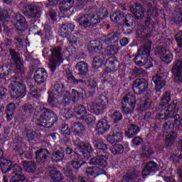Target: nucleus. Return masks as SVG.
I'll return each mask as SVG.
<instances>
[{"mask_svg":"<svg viewBox=\"0 0 182 182\" xmlns=\"http://www.w3.org/2000/svg\"><path fill=\"white\" fill-rule=\"evenodd\" d=\"M88 14H91V15H92L94 21L97 25L102 19H105V18L107 17V14L109 13L107 8L101 7L97 9V6H92L89 7Z\"/></svg>","mask_w":182,"mask_h":182,"instance_id":"obj_11","label":"nucleus"},{"mask_svg":"<svg viewBox=\"0 0 182 182\" xmlns=\"http://www.w3.org/2000/svg\"><path fill=\"white\" fill-rule=\"evenodd\" d=\"M77 21L80 26H83L84 28H88L89 26H95V25H97L96 21H95V18H93V15L90 13L80 16L77 18Z\"/></svg>","mask_w":182,"mask_h":182,"instance_id":"obj_16","label":"nucleus"},{"mask_svg":"<svg viewBox=\"0 0 182 182\" xmlns=\"http://www.w3.org/2000/svg\"><path fill=\"white\" fill-rule=\"evenodd\" d=\"M75 115L77 119H80V120H83L85 117H86V114L87 113V111L86 110V108L83 105H80L74 107L73 109Z\"/></svg>","mask_w":182,"mask_h":182,"instance_id":"obj_34","label":"nucleus"},{"mask_svg":"<svg viewBox=\"0 0 182 182\" xmlns=\"http://www.w3.org/2000/svg\"><path fill=\"white\" fill-rule=\"evenodd\" d=\"M163 129H164V130H169V132H171L173 131V129H174V123L167 121L164 122Z\"/></svg>","mask_w":182,"mask_h":182,"instance_id":"obj_60","label":"nucleus"},{"mask_svg":"<svg viewBox=\"0 0 182 182\" xmlns=\"http://www.w3.org/2000/svg\"><path fill=\"white\" fill-rule=\"evenodd\" d=\"M151 105V100L149 98L144 99V100L141 99L139 100V109L141 112L147 110V109L150 107Z\"/></svg>","mask_w":182,"mask_h":182,"instance_id":"obj_45","label":"nucleus"},{"mask_svg":"<svg viewBox=\"0 0 182 182\" xmlns=\"http://www.w3.org/2000/svg\"><path fill=\"white\" fill-rule=\"evenodd\" d=\"M94 144L98 150H107V145L102 141V139H96L94 141Z\"/></svg>","mask_w":182,"mask_h":182,"instance_id":"obj_52","label":"nucleus"},{"mask_svg":"<svg viewBox=\"0 0 182 182\" xmlns=\"http://www.w3.org/2000/svg\"><path fill=\"white\" fill-rule=\"evenodd\" d=\"M103 49V47L102 46V43L100 41H92L90 42V46L89 47L90 52H92V53L95 52H100Z\"/></svg>","mask_w":182,"mask_h":182,"instance_id":"obj_42","label":"nucleus"},{"mask_svg":"<svg viewBox=\"0 0 182 182\" xmlns=\"http://www.w3.org/2000/svg\"><path fill=\"white\" fill-rule=\"evenodd\" d=\"M107 141L113 144V143H119V141H122L123 140V133L120 129H114L111 134L108 135L107 137Z\"/></svg>","mask_w":182,"mask_h":182,"instance_id":"obj_22","label":"nucleus"},{"mask_svg":"<svg viewBox=\"0 0 182 182\" xmlns=\"http://www.w3.org/2000/svg\"><path fill=\"white\" fill-rule=\"evenodd\" d=\"M9 53L11 56V59L14 60V62L16 64V69H15L16 73H18L21 75L22 73H24L25 68L23 66V60L21 59V57L19 56V53H18L14 49H12V48L9 49Z\"/></svg>","mask_w":182,"mask_h":182,"instance_id":"obj_12","label":"nucleus"},{"mask_svg":"<svg viewBox=\"0 0 182 182\" xmlns=\"http://www.w3.org/2000/svg\"><path fill=\"white\" fill-rule=\"evenodd\" d=\"M61 133L63 136H69L70 135V129H69V126L68 124H63L61 127Z\"/></svg>","mask_w":182,"mask_h":182,"instance_id":"obj_63","label":"nucleus"},{"mask_svg":"<svg viewBox=\"0 0 182 182\" xmlns=\"http://www.w3.org/2000/svg\"><path fill=\"white\" fill-rule=\"evenodd\" d=\"M16 107L15 103H10L6 107V119L8 122H11L12 120V117L14 116V112H15Z\"/></svg>","mask_w":182,"mask_h":182,"instance_id":"obj_43","label":"nucleus"},{"mask_svg":"<svg viewBox=\"0 0 182 182\" xmlns=\"http://www.w3.org/2000/svg\"><path fill=\"white\" fill-rule=\"evenodd\" d=\"M33 79L38 85L45 83L46 79H48V73H46V70H45V68L37 69L34 73Z\"/></svg>","mask_w":182,"mask_h":182,"instance_id":"obj_18","label":"nucleus"},{"mask_svg":"<svg viewBox=\"0 0 182 182\" xmlns=\"http://www.w3.org/2000/svg\"><path fill=\"white\" fill-rule=\"evenodd\" d=\"M130 11L134 15L136 19H143L144 18V9L140 4H135L134 6H130Z\"/></svg>","mask_w":182,"mask_h":182,"instance_id":"obj_27","label":"nucleus"},{"mask_svg":"<svg viewBox=\"0 0 182 182\" xmlns=\"http://www.w3.org/2000/svg\"><path fill=\"white\" fill-rule=\"evenodd\" d=\"M48 171L50 173V177L53 181L60 182L63 180V175L55 167L49 166Z\"/></svg>","mask_w":182,"mask_h":182,"instance_id":"obj_28","label":"nucleus"},{"mask_svg":"<svg viewBox=\"0 0 182 182\" xmlns=\"http://www.w3.org/2000/svg\"><path fill=\"white\" fill-rule=\"evenodd\" d=\"M66 75H67V79H68V80H72L74 85H77L79 83H82V84L86 83V81L82 79H79V80L75 79V77L73 76V74L70 71L66 72Z\"/></svg>","mask_w":182,"mask_h":182,"instance_id":"obj_48","label":"nucleus"},{"mask_svg":"<svg viewBox=\"0 0 182 182\" xmlns=\"http://www.w3.org/2000/svg\"><path fill=\"white\" fill-rule=\"evenodd\" d=\"M33 119H36L39 126L50 129L53 127V124L58 122V115L53 110L43 107L41 114L38 111L34 113Z\"/></svg>","mask_w":182,"mask_h":182,"instance_id":"obj_1","label":"nucleus"},{"mask_svg":"<svg viewBox=\"0 0 182 182\" xmlns=\"http://www.w3.org/2000/svg\"><path fill=\"white\" fill-rule=\"evenodd\" d=\"M139 132V126L134 124H131L128 126V129L126 132V134L129 139H132V137H134V136L137 135Z\"/></svg>","mask_w":182,"mask_h":182,"instance_id":"obj_37","label":"nucleus"},{"mask_svg":"<svg viewBox=\"0 0 182 182\" xmlns=\"http://www.w3.org/2000/svg\"><path fill=\"white\" fill-rule=\"evenodd\" d=\"M107 103H109L107 97L102 95L96 99L95 102H90L87 106L95 114H102L103 110L106 109Z\"/></svg>","mask_w":182,"mask_h":182,"instance_id":"obj_8","label":"nucleus"},{"mask_svg":"<svg viewBox=\"0 0 182 182\" xmlns=\"http://www.w3.org/2000/svg\"><path fill=\"white\" fill-rule=\"evenodd\" d=\"M75 68L78 72V76L80 77L87 76V73H89V65L85 63V61L78 62L75 65Z\"/></svg>","mask_w":182,"mask_h":182,"instance_id":"obj_24","label":"nucleus"},{"mask_svg":"<svg viewBox=\"0 0 182 182\" xmlns=\"http://www.w3.org/2000/svg\"><path fill=\"white\" fill-rule=\"evenodd\" d=\"M33 106L31 104H26L22 106V111L26 113V114H31L33 113Z\"/></svg>","mask_w":182,"mask_h":182,"instance_id":"obj_57","label":"nucleus"},{"mask_svg":"<svg viewBox=\"0 0 182 182\" xmlns=\"http://www.w3.org/2000/svg\"><path fill=\"white\" fill-rule=\"evenodd\" d=\"M10 89V96L14 99L24 97L26 95V86L19 81V77L14 75L11 77V82L9 86Z\"/></svg>","mask_w":182,"mask_h":182,"instance_id":"obj_4","label":"nucleus"},{"mask_svg":"<svg viewBox=\"0 0 182 182\" xmlns=\"http://www.w3.org/2000/svg\"><path fill=\"white\" fill-rule=\"evenodd\" d=\"M151 45H153L151 41H146L143 46L139 47L137 55L148 59L149 55H150V50H151Z\"/></svg>","mask_w":182,"mask_h":182,"instance_id":"obj_23","label":"nucleus"},{"mask_svg":"<svg viewBox=\"0 0 182 182\" xmlns=\"http://www.w3.org/2000/svg\"><path fill=\"white\" fill-rule=\"evenodd\" d=\"M71 97L73 100V102H75L80 99V93L77 92L76 90H73L71 93Z\"/></svg>","mask_w":182,"mask_h":182,"instance_id":"obj_62","label":"nucleus"},{"mask_svg":"<svg viewBox=\"0 0 182 182\" xmlns=\"http://www.w3.org/2000/svg\"><path fill=\"white\" fill-rule=\"evenodd\" d=\"M104 170L99 166H88L85 170V174L88 178H96L97 176L103 174Z\"/></svg>","mask_w":182,"mask_h":182,"instance_id":"obj_21","label":"nucleus"},{"mask_svg":"<svg viewBox=\"0 0 182 182\" xmlns=\"http://www.w3.org/2000/svg\"><path fill=\"white\" fill-rule=\"evenodd\" d=\"M50 153L46 149H41L36 151V160L38 163H45L48 159H49Z\"/></svg>","mask_w":182,"mask_h":182,"instance_id":"obj_25","label":"nucleus"},{"mask_svg":"<svg viewBox=\"0 0 182 182\" xmlns=\"http://www.w3.org/2000/svg\"><path fill=\"white\" fill-rule=\"evenodd\" d=\"M64 170V174L68 177V178H73V170L70 168L69 166H66L65 168H63Z\"/></svg>","mask_w":182,"mask_h":182,"instance_id":"obj_61","label":"nucleus"},{"mask_svg":"<svg viewBox=\"0 0 182 182\" xmlns=\"http://www.w3.org/2000/svg\"><path fill=\"white\" fill-rule=\"evenodd\" d=\"M132 89L136 95H141L149 89V82L144 78H137L134 81Z\"/></svg>","mask_w":182,"mask_h":182,"instance_id":"obj_13","label":"nucleus"},{"mask_svg":"<svg viewBox=\"0 0 182 182\" xmlns=\"http://www.w3.org/2000/svg\"><path fill=\"white\" fill-rule=\"evenodd\" d=\"M71 128L77 136H82L85 132H86V129L85 128V125L80 122H74L71 124Z\"/></svg>","mask_w":182,"mask_h":182,"instance_id":"obj_30","label":"nucleus"},{"mask_svg":"<svg viewBox=\"0 0 182 182\" xmlns=\"http://www.w3.org/2000/svg\"><path fill=\"white\" fill-rule=\"evenodd\" d=\"M109 129L110 125L109 124V122L106 119H102L98 121L95 130L97 132L98 134H103Z\"/></svg>","mask_w":182,"mask_h":182,"instance_id":"obj_26","label":"nucleus"},{"mask_svg":"<svg viewBox=\"0 0 182 182\" xmlns=\"http://www.w3.org/2000/svg\"><path fill=\"white\" fill-rule=\"evenodd\" d=\"M171 73L178 83H182V58L173 62Z\"/></svg>","mask_w":182,"mask_h":182,"instance_id":"obj_14","label":"nucleus"},{"mask_svg":"<svg viewBox=\"0 0 182 182\" xmlns=\"http://www.w3.org/2000/svg\"><path fill=\"white\" fill-rule=\"evenodd\" d=\"M65 159V150L63 148L60 147V149L54 151L51 155V159L55 163H59V161H62Z\"/></svg>","mask_w":182,"mask_h":182,"instance_id":"obj_32","label":"nucleus"},{"mask_svg":"<svg viewBox=\"0 0 182 182\" xmlns=\"http://www.w3.org/2000/svg\"><path fill=\"white\" fill-rule=\"evenodd\" d=\"M147 15L144 25L143 32L138 31L139 38L142 39H149L153 35V31H154V26L151 24V17L150 16H157L159 13H157V9L151 6V4H148Z\"/></svg>","mask_w":182,"mask_h":182,"instance_id":"obj_2","label":"nucleus"},{"mask_svg":"<svg viewBox=\"0 0 182 182\" xmlns=\"http://www.w3.org/2000/svg\"><path fill=\"white\" fill-rule=\"evenodd\" d=\"M124 23L126 26H133V25H134V17H133L132 14H127L125 16Z\"/></svg>","mask_w":182,"mask_h":182,"instance_id":"obj_55","label":"nucleus"},{"mask_svg":"<svg viewBox=\"0 0 182 182\" xmlns=\"http://www.w3.org/2000/svg\"><path fill=\"white\" fill-rule=\"evenodd\" d=\"M14 22H16L15 26L17 31H23L28 29V23H26V18L21 14H16L14 17Z\"/></svg>","mask_w":182,"mask_h":182,"instance_id":"obj_20","label":"nucleus"},{"mask_svg":"<svg viewBox=\"0 0 182 182\" xmlns=\"http://www.w3.org/2000/svg\"><path fill=\"white\" fill-rule=\"evenodd\" d=\"M107 65H108L109 69L113 72H116L119 69V66H120V63L116 57H111L108 58L106 61Z\"/></svg>","mask_w":182,"mask_h":182,"instance_id":"obj_38","label":"nucleus"},{"mask_svg":"<svg viewBox=\"0 0 182 182\" xmlns=\"http://www.w3.org/2000/svg\"><path fill=\"white\" fill-rule=\"evenodd\" d=\"M153 150H151V148H150V146H143L141 157L144 160H147L150 158V156H151Z\"/></svg>","mask_w":182,"mask_h":182,"instance_id":"obj_47","label":"nucleus"},{"mask_svg":"<svg viewBox=\"0 0 182 182\" xmlns=\"http://www.w3.org/2000/svg\"><path fill=\"white\" fill-rule=\"evenodd\" d=\"M23 167L28 173L33 174L36 171V163L33 161H23Z\"/></svg>","mask_w":182,"mask_h":182,"instance_id":"obj_36","label":"nucleus"},{"mask_svg":"<svg viewBox=\"0 0 182 182\" xmlns=\"http://www.w3.org/2000/svg\"><path fill=\"white\" fill-rule=\"evenodd\" d=\"M136 107V96L128 94L122 98V110L125 114H129Z\"/></svg>","mask_w":182,"mask_h":182,"instance_id":"obj_10","label":"nucleus"},{"mask_svg":"<svg viewBox=\"0 0 182 182\" xmlns=\"http://www.w3.org/2000/svg\"><path fill=\"white\" fill-rule=\"evenodd\" d=\"M152 80L155 83V90L157 92V95L160 96V90L166 86V77L164 75H161L159 74H156L155 76L152 77Z\"/></svg>","mask_w":182,"mask_h":182,"instance_id":"obj_19","label":"nucleus"},{"mask_svg":"<svg viewBox=\"0 0 182 182\" xmlns=\"http://www.w3.org/2000/svg\"><path fill=\"white\" fill-rule=\"evenodd\" d=\"M97 156L90 160V164L94 166H100V167H107V159H109V153L107 149H98Z\"/></svg>","mask_w":182,"mask_h":182,"instance_id":"obj_9","label":"nucleus"},{"mask_svg":"<svg viewBox=\"0 0 182 182\" xmlns=\"http://www.w3.org/2000/svg\"><path fill=\"white\" fill-rule=\"evenodd\" d=\"M51 56L48 61V68L53 73H55L56 68L60 66V63L63 62L62 60V48L55 47L51 50Z\"/></svg>","mask_w":182,"mask_h":182,"instance_id":"obj_6","label":"nucleus"},{"mask_svg":"<svg viewBox=\"0 0 182 182\" xmlns=\"http://www.w3.org/2000/svg\"><path fill=\"white\" fill-rule=\"evenodd\" d=\"M110 151L112 152V154H122L124 151V146L122 144H114L111 146Z\"/></svg>","mask_w":182,"mask_h":182,"instance_id":"obj_46","label":"nucleus"},{"mask_svg":"<svg viewBox=\"0 0 182 182\" xmlns=\"http://www.w3.org/2000/svg\"><path fill=\"white\" fill-rule=\"evenodd\" d=\"M12 174H14L11 177L10 182H23L25 181V175L22 173L23 169L21 166L18 164H15L14 166L11 165Z\"/></svg>","mask_w":182,"mask_h":182,"instance_id":"obj_15","label":"nucleus"},{"mask_svg":"<svg viewBox=\"0 0 182 182\" xmlns=\"http://www.w3.org/2000/svg\"><path fill=\"white\" fill-rule=\"evenodd\" d=\"M177 139V132H172L166 134L165 136V147H171L176 143Z\"/></svg>","mask_w":182,"mask_h":182,"instance_id":"obj_35","label":"nucleus"},{"mask_svg":"<svg viewBox=\"0 0 182 182\" xmlns=\"http://www.w3.org/2000/svg\"><path fill=\"white\" fill-rule=\"evenodd\" d=\"M137 171L136 169L129 170L122 177L124 181L129 182L137 178Z\"/></svg>","mask_w":182,"mask_h":182,"instance_id":"obj_40","label":"nucleus"},{"mask_svg":"<svg viewBox=\"0 0 182 182\" xmlns=\"http://www.w3.org/2000/svg\"><path fill=\"white\" fill-rule=\"evenodd\" d=\"M110 18L113 22H119V21L122 20V18H124V14L120 11H117L110 16Z\"/></svg>","mask_w":182,"mask_h":182,"instance_id":"obj_53","label":"nucleus"},{"mask_svg":"<svg viewBox=\"0 0 182 182\" xmlns=\"http://www.w3.org/2000/svg\"><path fill=\"white\" fill-rule=\"evenodd\" d=\"M0 168L2 173H6L9 171H11L12 168V161L6 159H4L0 161Z\"/></svg>","mask_w":182,"mask_h":182,"instance_id":"obj_39","label":"nucleus"},{"mask_svg":"<svg viewBox=\"0 0 182 182\" xmlns=\"http://www.w3.org/2000/svg\"><path fill=\"white\" fill-rule=\"evenodd\" d=\"M53 92H52V91L48 92V103L49 105V106H50L51 107H56V106H58V105L56 104L55 100L56 98L54 97L53 96Z\"/></svg>","mask_w":182,"mask_h":182,"instance_id":"obj_54","label":"nucleus"},{"mask_svg":"<svg viewBox=\"0 0 182 182\" xmlns=\"http://www.w3.org/2000/svg\"><path fill=\"white\" fill-rule=\"evenodd\" d=\"M178 105H180V100H176L172 101L167 107H162L160 109H157L156 108V114L155 119L156 120H166V119H170L171 117H174L176 116V113H177L178 110Z\"/></svg>","mask_w":182,"mask_h":182,"instance_id":"obj_3","label":"nucleus"},{"mask_svg":"<svg viewBox=\"0 0 182 182\" xmlns=\"http://www.w3.org/2000/svg\"><path fill=\"white\" fill-rule=\"evenodd\" d=\"M160 170V166L154 161H150L146 163V166L142 170L143 178L150 176L151 173H156Z\"/></svg>","mask_w":182,"mask_h":182,"instance_id":"obj_17","label":"nucleus"},{"mask_svg":"<svg viewBox=\"0 0 182 182\" xmlns=\"http://www.w3.org/2000/svg\"><path fill=\"white\" fill-rule=\"evenodd\" d=\"M162 52H164V53H161L160 55L162 62H165L167 65H168V63H171V61L173 60V54L166 50H164Z\"/></svg>","mask_w":182,"mask_h":182,"instance_id":"obj_44","label":"nucleus"},{"mask_svg":"<svg viewBox=\"0 0 182 182\" xmlns=\"http://www.w3.org/2000/svg\"><path fill=\"white\" fill-rule=\"evenodd\" d=\"M134 62L138 66H144L147 62V58L146 57H142L141 55H137L134 58Z\"/></svg>","mask_w":182,"mask_h":182,"instance_id":"obj_51","label":"nucleus"},{"mask_svg":"<svg viewBox=\"0 0 182 182\" xmlns=\"http://www.w3.org/2000/svg\"><path fill=\"white\" fill-rule=\"evenodd\" d=\"M22 6L24 15L31 19V23H35L41 18V7L26 3L23 4Z\"/></svg>","mask_w":182,"mask_h":182,"instance_id":"obj_7","label":"nucleus"},{"mask_svg":"<svg viewBox=\"0 0 182 182\" xmlns=\"http://www.w3.org/2000/svg\"><path fill=\"white\" fill-rule=\"evenodd\" d=\"M102 63L103 58H100V56H95L92 62V68L94 69H97V68H99V66H101Z\"/></svg>","mask_w":182,"mask_h":182,"instance_id":"obj_56","label":"nucleus"},{"mask_svg":"<svg viewBox=\"0 0 182 182\" xmlns=\"http://www.w3.org/2000/svg\"><path fill=\"white\" fill-rule=\"evenodd\" d=\"M74 29L75 25L72 23H64L60 30V36H63V38H68V36L73 32Z\"/></svg>","mask_w":182,"mask_h":182,"instance_id":"obj_29","label":"nucleus"},{"mask_svg":"<svg viewBox=\"0 0 182 182\" xmlns=\"http://www.w3.org/2000/svg\"><path fill=\"white\" fill-rule=\"evenodd\" d=\"M111 119L114 123H119L121 120H123V115L119 111H115L111 115Z\"/></svg>","mask_w":182,"mask_h":182,"instance_id":"obj_50","label":"nucleus"},{"mask_svg":"<svg viewBox=\"0 0 182 182\" xmlns=\"http://www.w3.org/2000/svg\"><path fill=\"white\" fill-rule=\"evenodd\" d=\"M176 41L178 43V48L182 49V31H180L176 35Z\"/></svg>","mask_w":182,"mask_h":182,"instance_id":"obj_64","label":"nucleus"},{"mask_svg":"<svg viewBox=\"0 0 182 182\" xmlns=\"http://www.w3.org/2000/svg\"><path fill=\"white\" fill-rule=\"evenodd\" d=\"M87 2H89V0H77L75 4V6L77 9H83V8L86 6V4H87Z\"/></svg>","mask_w":182,"mask_h":182,"instance_id":"obj_58","label":"nucleus"},{"mask_svg":"<svg viewBox=\"0 0 182 182\" xmlns=\"http://www.w3.org/2000/svg\"><path fill=\"white\" fill-rule=\"evenodd\" d=\"M75 144L77 146L75 149V154L78 155V157H81L85 160H89L92 157L91 154L93 153V148L89 142H76L75 141Z\"/></svg>","mask_w":182,"mask_h":182,"instance_id":"obj_5","label":"nucleus"},{"mask_svg":"<svg viewBox=\"0 0 182 182\" xmlns=\"http://www.w3.org/2000/svg\"><path fill=\"white\" fill-rule=\"evenodd\" d=\"M117 52H119V49L114 46H109L107 47V53L108 55H116Z\"/></svg>","mask_w":182,"mask_h":182,"instance_id":"obj_59","label":"nucleus"},{"mask_svg":"<svg viewBox=\"0 0 182 182\" xmlns=\"http://www.w3.org/2000/svg\"><path fill=\"white\" fill-rule=\"evenodd\" d=\"M170 100H171V92H170L169 91H166L162 95V97L161 98V102L159 103V107H157V110H160L161 107L167 106V105L170 103Z\"/></svg>","mask_w":182,"mask_h":182,"instance_id":"obj_33","label":"nucleus"},{"mask_svg":"<svg viewBox=\"0 0 182 182\" xmlns=\"http://www.w3.org/2000/svg\"><path fill=\"white\" fill-rule=\"evenodd\" d=\"M51 92L55 96H58V97H62L63 93L66 92V90L65 89V87L62 82H55L53 85Z\"/></svg>","mask_w":182,"mask_h":182,"instance_id":"obj_31","label":"nucleus"},{"mask_svg":"<svg viewBox=\"0 0 182 182\" xmlns=\"http://www.w3.org/2000/svg\"><path fill=\"white\" fill-rule=\"evenodd\" d=\"M103 41L108 45H110V43H116L117 42H119V36H117V33L112 32L106 36Z\"/></svg>","mask_w":182,"mask_h":182,"instance_id":"obj_41","label":"nucleus"},{"mask_svg":"<svg viewBox=\"0 0 182 182\" xmlns=\"http://www.w3.org/2000/svg\"><path fill=\"white\" fill-rule=\"evenodd\" d=\"M88 87L92 89V92L95 93V89L97 86V78L93 76H90L88 80Z\"/></svg>","mask_w":182,"mask_h":182,"instance_id":"obj_49","label":"nucleus"}]
</instances>
